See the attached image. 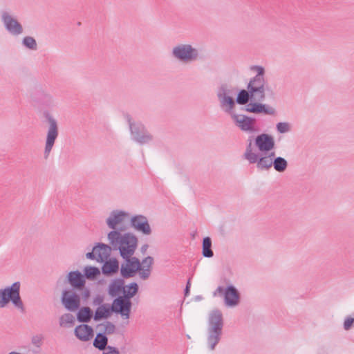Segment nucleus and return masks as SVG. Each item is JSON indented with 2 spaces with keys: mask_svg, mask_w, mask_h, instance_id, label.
<instances>
[{
  "mask_svg": "<svg viewBox=\"0 0 354 354\" xmlns=\"http://www.w3.org/2000/svg\"><path fill=\"white\" fill-rule=\"evenodd\" d=\"M102 354H120V352L117 348L109 346L108 350L102 352Z\"/></svg>",
  "mask_w": 354,
  "mask_h": 354,
  "instance_id": "nucleus-44",
  "label": "nucleus"
},
{
  "mask_svg": "<svg viewBox=\"0 0 354 354\" xmlns=\"http://www.w3.org/2000/svg\"><path fill=\"white\" fill-rule=\"evenodd\" d=\"M202 254L207 258H211L214 256V252L212 250V240L208 236L205 237L203 240Z\"/></svg>",
  "mask_w": 354,
  "mask_h": 354,
  "instance_id": "nucleus-31",
  "label": "nucleus"
},
{
  "mask_svg": "<svg viewBox=\"0 0 354 354\" xmlns=\"http://www.w3.org/2000/svg\"><path fill=\"white\" fill-rule=\"evenodd\" d=\"M119 270V262L113 258L104 261L102 267V272L106 276H112Z\"/></svg>",
  "mask_w": 354,
  "mask_h": 354,
  "instance_id": "nucleus-21",
  "label": "nucleus"
},
{
  "mask_svg": "<svg viewBox=\"0 0 354 354\" xmlns=\"http://www.w3.org/2000/svg\"><path fill=\"white\" fill-rule=\"evenodd\" d=\"M267 157H270V159L274 160L275 158V153L271 152L268 155H266Z\"/></svg>",
  "mask_w": 354,
  "mask_h": 354,
  "instance_id": "nucleus-52",
  "label": "nucleus"
},
{
  "mask_svg": "<svg viewBox=\"0 0 354 354\" xmlns=\"http://www.w3.org/2000/svg\"><path fill=\"white\" fill-rule=\"evenodd\" d=\"M352 320H353V322H354V317H353V318H352Z\"/></svg>",
  "mask_w": 354,
  "mask_h": 354,
  "instance_id": "nucleus-55",
  "label": "nucleus"
},
{
  "mask_svg": "<svg viewBox=\"0 0 354 354\" xmlns=\"http://www.w3.org/2000/svg\"><path fill=\"white\" fill-rule=\"evenodd\" d=\"M93 317V311L89 307H82L77 313V320L82 323L89 322Z\"/></svg>",
  "mask_w": 354,
  "mask_h": 354,
  "instance_id": "nucleus-28",
  "label": "nucleus"
},
{
  "mask_svg": "<svg viewBox=\"0 0 354 354\" xmlns=\"http://www.w3.org/2000/svg\"><path fill=\"white\" fill-rule=\"evenodd\" d=\"M86 257L87 259H92V260H94V259L96 260L97 255L95 254V253L94 252V248H93L92 252L86 253Z\"/></svg>",
  "mask_w": 354,
  "mask_h": 354,
  "instance_id": "nucleus-49",
  "label": "nucleus"
},
{
  "mask_svg": "<svg viewBox=\"0 0 354 354\" xmlns=\"http://www.w3.org/2000/svg\"><path fill=\"white\" fill-rule=\"evenodd\" d=\"M254 145L260 153H266L274 149V140L272 136L267 133H261L256 137Z\"/></svg>",
  "mask_w": 354,
  "mask_h": 354,
  "instance_id": "nucleus-13",
  "label": "nucleus"
},
{
  "mask_svg": "<svg viewBox=\"0 0 354 354\" xmlns=\"http://www.w3.org/2000/svg\"><path fill=\"white\" fill-rule=\"evenodd\" d=\"M112 313L111 306L109 304H104L95 310L93 319L97 322L103 319H107L111 315Z\"/></svg>",
  "mask_w": 354,
  "mask_h": 354,
  "instance_id": "nucleus-22",
  "label": "nucleus"
},
{
  "mask_svg": "<svg viewBox=\"0 0 354 354\" xmlns=\"http://www.w3.org/2000/svg\"><path fill=\"white\" fill-rule=\"evenodd\" d=\"M138 272L141 279L147 280L150 277L151 270L150 268H144L140 266V270H138Z\"/></svg>",
  "mask_w": 354,
  "mask_h": 354,
  "instance_id": "nucleus-38",
  "label": "nucleus"
},
{
  "mask_svg": "<svg viewBox=\"0 0 354 354\" xmlns=\"http://www.w3.org/2000/svg\"><path fill=\"white\" fill-rule=\"evenodd\" d=\"M103 325L104 326V333L110 335L115 333V326L111 322L107 321Z\"/></svg>",
  "mask_w": 354,
  "mask_h": 354,
  "instance_id": "nucleus-40",
  "label": "nucleus"
},
{
  "mask_svg": "<svg viewBox=\"0 0 354 354\" xmlns=\"http://www.w3.org/2000/svg\"><path fill=\"white\" fill-rule=\"evenodd\" d=\"M221 108L227 113L230 114L231 117H232L233 114H236L234 112V109L235 107L236 100H234V97H223L221 98H218Z\"/></svg>",
  "mask_w": 354,
  "mask_h": 354,
  "instance_id": "nucleus-23",
  "label": "nucleus"
},
{
  "mask_svg": "<svg viewBox=\"0 0 354 354\" xmlns=\"http://www.w3.org/2000/svg\"><path fill=\"white\" fill-rule=\"evenodd\" d=\"M252 137H249L248 143L243 153V158L247 160L250 164H257V167L259 170H269L273 164V160L266 156L265 153H257L254 150L252 145Z\"/></svg>",
  "mask_w": 354,
  "mask_h": 354,
  "instance_id": "nucleus-4",
  "label": "nucleus"
},
{
  "mask_svg": "<svg viewBox=\"0 0 354 354\" xmlns=\"http://www.w3.org/2000/svg\"><path fill=\"white\" fill-rule=\"evenodd\" d=\"M130 215L128 212L122 210H113L106 218L107 226L113 230L124 232L128 229L126 221L129 220Z\"/></svg>",
  "mask_w": 354,
  "mask_h": 354,
  "instance_id": "nucleus-7",
  "label": "nucleus"
},
{
  "mask_svg": "<svg viewBox=\"0 0 354 354\" xmlns=\"http://www.w3.org/2000/svg\"><path fill=\"white\" fill-rule=\"evenodd\" d=\"M132 304H129L121 298H115L111 305L113 313H119L124 319H128L130 317V313Z\"/></svg>",
  "mask_w": 354,
  "mask_h": 354,
  "instance_id": "nucleus-17",
  "label": "nucleus"
},
{
  "mask_svg": "<svg viewBox=\"0 0 354 354\" xmlns=\"http://www.w3.org/2000/svg\"><path fill=\"white\" fill-rule=\"evenodd\" d=\"M65 283L71 285L70 288L82 290L85 286L86 281L84 276L78 270L70 272L64 281Z\"/></svg>",
  "mask_w": 354,
  "mask_h": 354,
  "instance_id": "nucleus-16",
  "label": "nucleus"
},
{
  "mask_svg": "<svg viewBox=\"0 0 354 354\" xmlns=\"http://www.w3.org/2000/svg\"><path fill=\"white\" fill-rule=\"evenodd\" d=\"M82 297L86 300L90 297V290L88 288H86L85 287L82 290Z\"/></svg>",
  "mask_w": 354,
  "mask_h": 354,
  "instance_id": "nucleus-48",
  "label": "nucleus"
},
{
  "mask_svg": "<svg viewBox=\"0 0 354 354\" xmlns=\"http://www.w3.org/2000/svg\"><path fill=\"white\" fill-rule=\"evenodd\" d=\"M250 100H253V96L250 93V90L242 89L239 92L236 102L241 105H247L249 104Z\"/></svg>",
  "mask_w": 354,
  "mask_h": 354,
  "instance_id": "nucleus-30",
  "label": "nucleus"
},
{
  "mask_svg": "<svg viewBox=\"0 0 354 354\" xmlns=\"http://www.w3.org/2000/svg\"><path fill=\"white\" fill-rule=\"evenodd\" d=\"M100 274V270L96 267L86 266L84 268V279L93 280L96 279Z\"/></svg>",
  "mask_w": 354,
  "mask_h": 354,
  "instance_id": "nucleus-34",
  "label": "nucleus"
},
{
  "mask_svg": "<svg viewBox=\"0 0 354 354\" xmlns=\"http://www.w3.org/2000/svg\"><path fill=\"white\" fill-rule=\"evenodd\" d=\"M124 289V280L116 279L113 280L109 285L108 292L112 297L118 296Z\"/></svg>",
  "mask_w": 354,
  "mask_h": 354,
  "instance_id": "nucleus-24",
  "label": "nucleus"
},
{
  "mask_svg": "<svg viewBox=\"0 0 354 354\" xmlns=\"http://www.w3.org/2000/svg\"><path fill=\"white\" fill-rule=\"evenodd\" d=\"M201 297H199V296H198V297H197V299H201Z\"/></svg>",
  "mask_w": 354,
  "mask_h": 354,
  "instance_id": "nucleus-54",
  "label": "nucleus"
},
{
  "mask_svg": "<svg viewBox=\"0 0 354 354\" xmlns=\"http://www.w3.org/2000/svg\"><path fill=\"white\" fill-rule=\"evenodd\" d=\"M81 290L74 288H65L63 290L61 301L64 308L69 311H75L81 305V297L79 292Z\"/></svg>",
  "mask_w": 354,
  "mask_h": 354,
  "instance_id": "nucleus-8",
  "label": "nucleus"
},
{
  "mask_svg": "<svg viewBox=\"0 0 354 354\" xmlns=\"http://www.w3.org/2000/svg\"><path fill=\"white\" fill-rule=\"evenodd\" d=\"M240 302V294L238 290L232 285L225 288L224 303L225 306L234 307Z\"/></svg>",
  "mask_w": 354,
  "mask_h": 354,
  "instance_id": "nucleus-18",
  "label": "nucleus"
},
{
  "mask_svg": "<svg viewBox=\"0 0 354 354\" xmlns=\"http://www.w3.org/2000/svg\"><path fill=\"white\" fill-rule=\"evenodd\" d=\"M153 263V257H150V256H148L147 257H145V259H142V263H141V266L142 267H144V268H151V266Z\"/></svg>",
  "mask_w": 354,
  "mask_h": 354,
  "instance_id": "nucleus-41",
  "label": "nucleus"
},
{
  "mask_svg": "<svg viewBox=\"0 0 354 354\" xmlns=\"http://www.w3.org/2000/svg\"><path fill=\"white\" fill-rule=\"evenodd\" d=\"M225 289L222 286H218L215 291L213 292V296L216 297L217 295L224 296Z\"/></svg>",
  "mask_w": 354,
  "mask_h": 354,
  "instance_id": "nucleus-47",
  "label": "nucleus"
},
{
  "mask_svg": "<svg viewBox=\"0 0 354 354\" xmlns=\"http://www.w3.org/2000/svg\"><path fill=\"white\" fill-rule=\"evenodd\" d=\"M129 219L131 227L138 232H140L146 235L151 234V228L149 224L147 217L145 216L136 215Z\"/></svg>",
  "mask_w": 354,
  "mask_h": 354,
  "instance_id": "nucleus-14",
  "label": "nucleus"
},
{
  "mask_svg": "<svg viewBox=\"0 0 354 354\" xmlns=\"http://www.w3.org/2000/svg\"><path fill=\"white\" fill-rule=\"evenodd\" d=\"M127 288L133 289V290L132 291L125 290V288H124L122 290L124 295L118 296V297L121 298L122 300H124L129 304H132L131 299L137 294V292L138 291V285L136 282H132L130 284L127 285Z\"/></svg>",
  "mask_w": 354,
  "mask_h": 354,
  "instance_id": "nucleus-27",
  "label": "nucleus"
},
{
  "mask_svg": "<svg viewBox=\"0 0 354 354\" xmlns=\"http://www.w3.org/2000/svg\"><path fill=\"white\" fill-rule=\"evenodd\" d=\"M245 110L249 113L256 114L263 113L270 115H274L277 113L275 109L272 106L266 104L259 103L258 101L248 104L245 107Z\"/></svg>",
  "mask_w": 354,
  "mask_h": 354,
  "instance_id": "nucleus-15",
  "label": "nucleus"
},
{
  "mask_svg": "<svg viewBox=\"0 0 354 354\" xmlns=\"http://www.w3.org/2000/svg\"><path fill=\"white\" fill-rule=\"evenodd\" d=\"M44 103L47 106H52L55 104V100L53 99V96L49 94H46L44 95Z\"/></svg>",
  "mask_w": 354,
  "mask_h": 354,
  "instance_id": "nucleus-43",
  "label": "nucleus"
},
{
  "mask_svg": "<svg viewBox=\"0 0 354 354\" xmlns=\"http://www.w3.org/2000/svg\"><path fill=\"white\" fill-rule=\"evenodd\" d=\"M103 302H104V297L102 295H97V296H95L93 300V304L94 306H100L104 304Z\"/></svg>",
  "mask_w": 354,
  "mask_h": 354,
  "instance_id": "nucleus-42",
  "label": "nucleus"
},
{
  "mask_svg": "<svg viewBox=\"0 0 354 354\" xmlns=\"http://www.w3.org/2000/svg\"><path fill=\"white\" fill-rule=\"evenodd\" d=\"M190 286H191L190 280L189 279L187 283L185 289V297H187L189 294Z\"/></svg>",
  "mask_w": 354,
  "mask_h": 354,
  "instance_id": "nucleus-50",
  "label": "nucleus"
},
{
  "mask_svg": "<svg viewBox=\"0 0 354 354\" xmlns=\"http://www.w3.org/2000/svg\"><path fill=\"white\" fill-rule=\"evenodd\" d=\"M108 338L102 333H97L93 341V346L103 352L108 350Z\"/></svg>",
  "mask_w": 354,
  "mask_h": 354,
  "instance_id": "nucleus-29",
  "label": "nucleus"
},
{
  "mask_svg": "<svg viewBox=\"0 0 354 354\" xmlns=\"http://www.w3.org/2000/svg\"><path fill=\"white\" fill-rule=\"evenodd\" d=\"M22 44L27 48L35 50L37 48V41L32 37L26 36L22 40Z\"/></svg>",
  "mask_w": 354,
  "mask_h": 354,
  "instance_id": "nucleus-35",
  "label": "nucleus"
},
{
  "mask_svg": "<svg viewBox=\"0 0 354 354\" xmlns=\"http://www.w3.org/2000/svg\"><path fill=\"white\" fill-rule=\"evenodd\" d=\"M46 119L48 123L44 156L47 159L53 149L55 140L59 135L58 124L57 120L50 113H46Z\"/></svg>",
  "mask_w": 354,
  "mask_h": 354,
  "instance_id": "nucleus-6",
  "label": "nucleus"
},
{
  "mask_svg": "<svg viewBox=\"0 0 354 354\" xmlns=\"http://www.w3.org/2000/svg\"><path fill=\"white\" fill-rule=\"evenodd\" d=\"M171 55L173 57L183 63L196 61L199 57L198 50L190 44H181L174 46Z\"/></svg>",
  "mask_w": 354,
  "mask_h": 354,
  "instance_id": "nucleus-5",
  "label": "nucleus"
},
{
  "mask_svg": "<svg viewBox=\"0 0 354 354\" xmlns=\"http://www.w3.org/2000/svg\"><path fill=\"white\" fill-rule=\"evenodd\" d=\"M149 245L147 244H145L141 247V252L145 254L148 248Z\"/></svg>",
  "mask_w": 354,
  "mask_h": 354,
  "instance_id": "nucleus-51",
  "label": "nucleus"
},
{
  "mask_svg": "<svg viewBox=\"0 0 354 354\" xmlns=\"http://www.w3.org/2000/svg\"><path fill=\"white\" fill-rule=\"evenodd\" d=\"M108 239L113 250H119L122 258L133 256L138 245V238L132 233L123 234L117 230H112L108 234Z\"/></svg>",
  "mask_w": 354,
  "mask_h": 354,
  "instance_id": "nucleus-1",
  "label": "nucleus"
},
{
  "mask_svg": "<svg viewBox=\"0 0 354 354\" xmlns=\"http://www.w3.org/2000/svg\"><path fill=\"white\" fill-rule=\"evenodd\" d=\"M237 91V88L227 84H221L217 91L218 98L223 97H234Z\"/></svg>",
  "mask_w": 354,
  "mask_h": 354,
  "instance_id": "nucleus-25",
  "label": "nucleus"
},
{
  "mask_svg": "<svg viewBox=\"0 0 354 354\" xmlns=\"http://www.w3.org/2000/svg\"><path fill=\"white\" fill-rule=\"evenodd\" d=\"M75 335L80 340L87 342L93 336V330L91 326L87 324H81L75 328Z\"/></svg>",
  "mask_w": 354,
  "mask_h": 354,
  "instance_id": "nucleus-19",
  "label": "nucleus"
},
{
  "mask_svg": "<svg viewBox=\"0 0 354 354\" xmlns=\"http://www.w3.org/2000/svg\"><path fill=\"white\" fill-rule=\"evenodd\" d=\"M42 339H43V337L41 336H39V335L34 336L32 338V343L37 346H39L41 343Z\"/></svg>",
  "mask_w": 354,
  "mask_h": 354,
  "instance_id": "nucleus-46",
  "label": "nucleus"
},
{
  "mask_svg": "<svg viewBox=\"0 0 354 354\" xmlns=\"http://www.w3.org/2000/svg\"><path fill=\"white\" fill-rule=\"evenodd\" d=\"M252 70L257 71V75L253 77L257 80H266L264 77L265 69L260 66H254L251 68Z\"/></svg>",
  "mask_w": 354,
  "mask_h": 354,
  "instance_id": "nucleus-37",
  "label": "nucleus"
},
{
  "mask_svg": "<svg viewBox=\"0 0 354 354\" xmlns=\"http://www.w3.org/2000/svg\"><path fill=\"white\" fill-rule=\"evenodd\" d=\"M277 130L280 133H285L290 131L291 126L288 122H279L276 125Z\"/></svg>",
  "mask_w": 354,
  "mask_h": 354,
  "instance_id": "nucleus-36",
  "label": "nucleus"
},
{
  "mask_svg": "<svg viewBox=\"0 0 354 354\" xmlns=\"http://www.w3.org/2000/svg\"><path fill=\"white\" fill-rule=\"evenodd\" d=\"M353 323L352 317H348L346 319L344 323V329L346 330H349L351 328Z\"/></svg>",
  "mask_w": 354,
  "mask_h": 354,
  "instance_id": "nucleus-45",
  "label": "nucleus"
},
{
  "mask_svg": "<svg viewBox=\"0 0 354 354\" xmlns=\"http://www.w3.org/2000/svg\"><path fill=\"white\" fill-rule=\"evenodd\" d=\"M224 326L223 314L220 310H212L208 317L207 338L208 347L211 351L214 350L220 342Z\"/></svg>",
  "mask_w": 354,
  "mask_h": 354,
  "instance_id": "nucleus-2",
  "label": "nucleus"
},
{
  "mask_svg": "<svg viewBox=\"0 0 354 354\" xmlns=\"http://www.w3.org/2000/svg\"><path fill=\"white\" fill-rule=\"evenodd\" d=\"M272 166L277 171L282 173L287 169L288 162L285 158L282 157H276L273 160Z\"/></svg>",
  "mask_w": 354,
  "mask_h": 354,
  "instance_id": "nucleus-32",
  "label": "nucleus"
},
{
  "mask_svg": "<svg viewBox=\"0 0 354 354\" xmlns=\"http://www.w3.org/2000/svg\"><path fill=\"white\" fill-rule=\"evenodd\" d=\"M125 261L131 263L133 267H136V268L140 270L141 262L137 257H133L132 256H129L128 258H123Z\"/></svg>",
  "mask_w": 354,
  "mask_h": 354,
  "instance_id": "nucleus-39",
  "label": "nucleus"
},
{
  "mask_svg": "<svg viewBox=\"0 0 354 354\" xmlns=\"http://www.w3.org/2000/svg\"><path fill=\"white\" fill-rule=\"evenodd\" d=\"M1 20L6 30L12 35H19L23 33L24 28L21 24L9 12L3 11Z\"/></svg>",
  "mask_w": 354,
  "mask_h": 354,
  "instance_id": "nucleus-12",
  "label": "nucleus"
},
{
  "mask_svg": "<svg viewBox=\"0 0 354 354\" xmlns=\"http://www.w3.org/2000/svg\"><path fill=\"white\" fill-rule=\"evenodd\" d=\"M132 138L136 142L144 145L153 140V136L146 129L141 123H133L131 119L128 120Z\"/></svg>",
  "mask_w": 354,
  "mask_h": 354,
  "instance_id": "nucleus-9",
  "label": "nucleus"
},
{
  "mask_svg": "<svg viewBox=\"0 0 354 354\" xmlns=\"http://www.w3.org/2000/svg\"><path fill=\"white\" fill-rule=\"evenodd\" d=\"M124 288H125V290H129V291H132L133 290V289H130L129 288H127V286H124Z\"/></svg>",
  "mask_w": 354,
  "mask_h": 354,
  "instance_id": "nucleus-53",
  "label": "nucleus"
},
{
  "mask_svg": "<svg viewBox=\"0 0 354 354\" xmlns=\"http://www.w3.org/2000/svg\"><path fill=\"white\" fill-rule=\"evenodd\" d=\"M21 283L15 282L10 286L0 289V308L6 307L11 301L21 313L25 312L24 303L20 296Z\"/></svg>",
  "mask_w": 354,
  "mask_h": 354,
  "instance_id": "nucleus-3",
  "label": "nucleus"
},
{
  "mask_svg": "<svg viewBox=\"0 0 354 354\" xmlns=\"http://www.w3.org/2000/svg\"><path fill=\"white\" fill-rule=\"evenodd\" d=\"M75 324V317L70 313H65L59 318V326L61 327H71Z\"/></svg>",
  "mask_w": 354,
  "mask_h": 354,
  "instance_id": "nucleus-33",
  "label": "nucleus"
},
{
  "mask_svg": "<svg viewBox=\"0 0 354 354\" xmlns=\"http://www.w3.org/2000/svg\"><path fill=\"white\" fill-rule=\"evenodd\" d=\"M138 269L133 267L131 263L125 261V263L121 265L120 274L124 279H129L133 277L138 272Z\"/></svg>",
  "mask_w": 354,
  "mask_h": 354,
  "instance_id": "nucleus-26",
  "label": "nucleus"
},
{
  "mask_svg": "<svg viewBox=\"0 0 354 354\" xmlns=\"http://www.w3.org/2000/svg\"><path fill=\"white\" fill-rule=\"evenodd\" d=\"M112 246L104 243H97L94 246V252L97 255L96 261L103 263L110 257Z\"/></svg>",
  "mask_w": 354,
  "mask_h": 354,
  "instance_id": "nucleus-20",
  "label": "nucleus"
},
{
  "mask_svg": "<svg viewBox=\"0 0 354 354\" xmlns=\"http://www.w3.org/2000/svg\"><path fill=\"white\" fill-rule=\"evenodd\" d=\"M248 90L252 95L253 100L258 102L263 101L266 98V91L269 90V86L266 80L251 78L248 86Z\"/></svg>",
  "mask_w": 354,
  "mask_h": 354,
  "instance_id": "nucleus-10",
  "label": "nucleus"
},
{
  "mask_svg": "<svg viewBox=\"0 0 354 354\" xmlns=\"http://www.w3.org/2000/svg\"><path fill=\"white\" fill-rule=\"evenodd\" d=\"M235 124L243 132L255 133L259 131L255 118L245 115L233 114L231 117Z\"/></svg>",
  "mask_w": 354,
  "mask_h": 354,
  "instance_id": "nucleus-11",
  "label": "nucleus"
}]
</instances>
